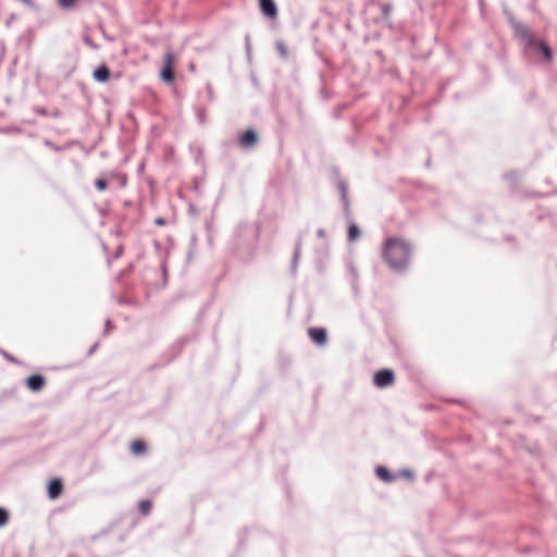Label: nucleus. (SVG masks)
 I'll return each mask as SVG.
<instances>
[{
	"instance_id": "3",
	"label": "nucleus",
	"mask_w": 557,
	"mask_h": 557,
	"mask_svg": "<svg viewBox=\"0 0 557 557\" xmlns=\"http://www.w3.org/2000/svg\"><path fill=\"white\" fill-rule=\"evenodd\" d=\"M373 382L380 388L391 386L395 382V374L389 369L380 370L375 373Z\"/></svg>"
},
{
	"instance_id": "11",
	"label": "nucleus",
	"mask_w": 557,
	"mask_h": 557,
	"mask_svg": "<svg viewBox=\"0 0 557 557\" xmlns=\"http://www.w3.org/2000/svg\"><path fill=\"white\" fill-rule=\"evenodd\" d=\"M147 450V446L144 441L141 440H135L131 444V451L136 455L140 456L144 455Z\"/></svg>"
},
{
	"instance_id": "8",
	"label": "nucleus",
	"mask_w": 557,
	"mask_h": 557,
	"mask_svg": "<svg viewBox=\"0 0 557 557\" xmlns=\"http://www.w3.org/2000/svg\"><path fill=\"white\" fill-rule=\"evenodd\" d=\"M63 491L62 482L59 479H53L48 485V494L51 499L58 498Z\"/></svg>"
},
{
	"instance_id": "1",
	"label": "nucleus",
	"mask_w": 557,
	"mask_h": 557,
	"mask_svg": "<svg viewBox=\"0 0 557 557\" xmlns=\"http://www.w3.org/2000/svg\"><path fill=\"white\" fill-rule=\"evenodd\" d=\"M382 256L389 268L404 270L409 262L410 247L398 237H389L383 244Z\"/></svg>"
},
{
	"instance_id": "19",
	"label": "nucleus",
	"mask_w": 557,
	"mask_h": 557,
	"mask_svg": "<svg viewBox=\"0 0 557 557\" xmlns=\"http://www.w3.org/2000/svg\"><path fill=\"white\" fill-rule=\"evenodd\" d=\"M156 224H157V225H160V226H163V225L165 224V221H164V219H162V218H158V219L156 220Z\"/></svg>"
},
{
	"instance_id": "4",
	"label": "nucleus",
	"mask_w": 557,
	"mask_h": 557,
	"mask_svg": "<svg viewBox=\"0 0 557 557\" xmlns=\"http://www.w3.org/2000/svg\"><path fill=\"white\" fill-rule=\"evenodd\" d=\"M308 335L318 345H324L327 339L326 330L323 327H311L308 330Z\"/></svg>"
},
{
	"instance_id": "14",
	"label": "nucleus",
	"mask_w": 557,
	"mask_h": 557,
	"mask_svg": "<svg viewBox=\"0 0 557 557\" xmlns=\"http://www.w3.org/2000/svg\"><path fill=\"white\" fill-rule=\"evenodd\" d=\"M360 235V231L357 225L351 224L348 228V238L349 240H356Z\"/></svg>"
},
{
	"instance_id": "12",
	"label": "nucleus",
	"mask_w": 557,
	"mask_h": 557,
	"mask_svg": "<svg viewBox=\"0 0 557 557\" xmlns=\"http://www.w3.org/2000/svg\"><path fill=\"white\" fill-rule=\"evenodd\" d=\"M152 509V502L149 499L140 500L138 504V510L141 516H148Z\"/></svg>"
},
{
	"instance_id": "6",
	"label": "nucleus",
	"mask_w": 557,
	"mask_h": 557,
	"mask_svg": "<svg viewBox=\"0 0 557 557\" xmlns=\"http://www.w3.org/2000/svg\"><path fill=\"white\" fill-rule=\"evenodd\" d=\"M260 9L270 18L277 16V8L273 0H260Z\"/></svg>"
},
{
	"instance_id": "9",
	"label": "nucleus",
	"mask_w": 557,
	"mask_h": 557,
	"mask_svg": "<svg viewBox=\"0 0 557 557\" xmlns=\"http://www.w3.org/2000/svg\"><path fill=\"white\" fill-rule=\"evenodd\" d=\"M258 140L257 134L252 129L246 131L240 137V145L243 147H251Z\"/></svg>"
},
{
	"instance_id": "17",
	"label": "nucleus",
	"mask_w": 557,
	"mask_h": 557,
	"mask_svg": "<svg viewBox=\"0 0 557 557\" xmlns=\"http://www.w3.org/2000/svg\"><path fill=\"white\" fill-rule=\"evenodd\" d=\"M9 521V513L3 508H0V527H3Z\"/></svg>"
},
{
	"instance_id": "18",
	"label": "nucleus",
	"mask_w": 557,
	"mask_h": 557,
	"mask_svg": "<svg viewBox=\"0 0 557 557\" xmlns=\"http://www.w3.org/2000/svg\"><path fill=\"white\" fill-rule=\"evenodd\" d=\"M95 185H96V188L100 191H102L107 188V182L102 178L97 180Z\"/></svg>"
},
{
	"instance_id": "2",
	"label": "nucleus",
	"mask_w": 557,
	"mask_h": 557,
	"mask_svg": "<svg viewBox=\"0 0 557 557\" xmlns=\"http://www.w3.org/2000/svg\"><path fill=\"white\" fill-rule=\"evenodd\" d=\"M176 59L172 50L168 49L163 58V67L161 70V79L165 83H172L174 81V65Z\"/></svg>"
},
{
	"instance_id": "5",
	"label": "nucleus",
	"mask_w": 557,
	"mask_h": 557,
	"mask_svg": "<svg viewBox=\"0 0 557 557\" xmlns=\"http://www.w3.org/2000/svg\"><path fill=\"white\" fill-rule=\"evenodd\" d=\"M516 35L525 42L528 46L535 45L536 38L535 36L524 26H517L515 28Z\"/></svg>"
},
{
	"instance_id": "10",
	"label": "nucleus",
	"mask_w": 557,
	"mask_h": 557,
	"mask_svg": "<svg viewBox=\"0 0 557 557\" xmlns=\"http://www.w3.org/2000/svg\"><path fill=\"white\" fill-rule=\"evenodd\" d=\"M94 78L98 82L104 83L110 78V71L107 65H100L94 71Z\"/></svg>"
},
{
	"instance_id": "16",
	"label": "nucleus",
	"mask_w": 557,
	"mask_h": 557,
	"mask_svg": "<svg viewBox=\"0 0 557 557\" xmlns=\"http://www.w3.org/2000/svg\"><path fill=\"white\" fill-rule=\"evenodd\" d=\"M376 474H377V476H380L384 481H388L391 479L387 469H385L383 467H379L376 469Z\"/></svg>"
},
{
	"instance_id": "15",
	"label": "nucleus",
	"mask_w": 557,
	"mask_h": 557,
	"mask_svg": "<svg viewBox=\"0 0 557 557\" xmlns=\"http://www.w3.org/2000/svg\"><path fill=\"white\" fill-rule=\"evenodd\" d=\"M57 2L63 9H72L76 5L77 0H57Z\"/></svg>"
},
{
	"instance_id": "7",
	"label": "nucleus",
	"mask_w": 557,
	"mask_h": 557,
	"mask_svg": "<svg viewBox=\"0 0 557 557\" xmlns=\"http://www.w3.org/2000/svg\"><path fill=\"white\" fill-rule=\"evenodd\" d=\"M45 383H46V380L40 374L30 375V376H28V379L26 381L27 387L33 392H39L40 389H42L45 386Z\"/></svg>"
},
{
	"instance_id": "13",
	"label": "nucleus",
	"mask_w": 557,
	"mask_h": 557,
	"mask_svg": "<svg viewBox=\"0 0 557 557\" xmlns=\"http://www.w3.org/2000/svg\"><path fill=\"white\" fill-rule=\"evenodd\" d=\"M534 46L539 47L543 51L547 60L552 59V50L545 42L536 40Z\"/></svg>"
}]
</instances>
